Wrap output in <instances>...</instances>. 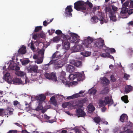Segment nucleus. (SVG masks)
I'll use <instances>...</instances> for the list:
<instances>
[{
	"mask_svg": "<svg viewBox=\"0 0 133 133\" xmlns=\"http://www.w3.org/2000/svg\"><path fill=\"white\" fill-rule=\"evenodd\" d=\"M106 49H105V51H108L109 52H115L116 50L114 48H109L108 47H106Z\"/></svg>",
	"mask_w": 133,
	"mask_h": 133,
	"instance_id": "35",
	"label": "nucleus"
},
{
	"mask_svg": "<svg viewBox=\"0 0 133 133\" xmlns=\"http://www.w3.org/2000/svg\"><path fill=\"white\" fill-rule=\"evenodd\" d=\"M111 81L112 82H115L116 80V79L114 77L113 75H112L110 76Z\"/></svg>",
	"mask_w": 133,
	"mask_h": 133,
	"instance_id": "54",
	"label": "nucleus"
},
{
	"mask_svg": "<svg viewBox=\"0 0 133 133\" xmlns=\"http://www.w3.org/2000/svg\"><path fill=\"white\" fill-rule=\"evenodd\" d=\"M105 13L106 14H108V12H109V14L110 12L112 11L111 8L109 6H106L105 8Z\"/></svg>",
	"mask_w": 133,
	"mask_h": 133,
	"instance_id": "43",
	"label": "nucleus"
},
{
	"mask_svg": "<svg viewBox=\"0 0 133 133\" xmlns=\"http://www.w3.org/2000/svg\"><path fill=\"white\" fill-rule=\"evenodd\" d=\"M55 33L57 35H60L61 34L62 32L61 30H58L56 31Z\"/></svg>",
	"mask_w": 133,
	"mask_h": 133,
	"instance_id": "59",
	"label": "nucleus"
},
{
	"mask_svg": "<svg viewBox=\"0 0 133 133\" xmlns=\"http://www.w3.org/2000/svg\"><path fill=\"white\" fill-rule=\"evenodd\" d=\"M116 13L115 12L112 11L110 12L108 14L110 20L114 22L116 21L117 20Z\"/></svg>",
	"mask_w": 133,
	"mask_h": 133,
	"instance_id": "14",
	"label": "nucleus"
},
{
	"mask_svg": "<svg viewBox=\"0 0 133 133\" xmlns=\"http://www.w3.org/2000/svg\"><path fill=\"white\" fill-rule=\"evenodd\" d=\"M85 3L81 1H79L74 3V8L78 11H81L85 13H88V9L84 6Z\"/></svg>",
	"mask_w": 133,
	"mask_h": 133,
	"instance_id": "2",
	"label": "nucleus"
},
{
	"mask_svg": "<svg viewBox=\"0 0 133 133\" xmlns=\"http://www.w3.org/2000/svg\"><path fill=\"white\" fill-rule=\"evenodd\" d=\"M101 83L103 85V86L108 85L109 83V81L106 77L101 78Z\"/></svg>",
	"mask_w": 133,
	"mask_h": 133,
	"instance_id": "15",
	"label": "nucleus"
},
{
	"mask_svg": "<svg viewBox=\"0 0 133 133\" xmlns=\"http://www.w3.org/2000/svg\"><path fill=\"white\" fill-rule=\"evenodd\" d=\"M101 16V13L99 14L98 17L96 16L93 17L91 18V19L93 20V21L95 23L97 22L98 20H99V16Z\"/></svg>",
	"mask_w": 133,
	"mask_h": 133,
	"instance_id": "29",
	"label": "nucleus"
},
{
	"mask_svg": "<svg viewBox=\"0 0 133 133\" xmlns=\"http://www.w3.org/2000/svg\"><path fill=\"white\" fill-rule=\"evenodd\" d=\"M76 112L78 117H84L86 115L85 113L81 108H76Z\"/></svg>",
	"mask_w": 133,
	"mask_h": 133,
	"instance_id": "9",
	"label": "nucleus"
},
{
	"mask_svg": "<svg viewBox=\"0 0 133 133\" xmlns=\"http://www.w3.org/2000/svg\"><path fill=\"white\" fill-rule=\"evenodd\" d=\"M62 44L63 46V48L65 49V50H67L69 49L70 47V44L69 42L68 41L65 42L63 41Z\"/></svg>",
	"mask_w": 133,
	"mask_h": 133,
	"instance_id": "21",
	"label": "nucleus"
},
{
	"mask_svg": "<svg viewBox=\"0 0 133 133\" xmlns=\"http://www.w3.org/2000/svg\"><path fill=\"white\" fill-rule=\"evenodd\" d=\"M62 82L65 85H67L68 86H69V82L65 78H62Z\"/></svg>",
	"mask_w": 133,
	"mask_h": 133,
	"instance_id": "36",
	"label": "nucleus"
},
{
	"mask_svg": "<svg viewBox=\"0 0 133 133\" xmlns=\"http://www.w3.org/2000/svg\"><path fill=\"white\" fill-rule=\"evenodd\" d=\"M17 131L16 130H10L8 133H17Z\"/></svg>",
	"mask_w": 133,
	"mask_h": 133,
	"instance_id": "64",
	"label": "nucleus"
},
{
	"mask_svg": "<svg viewBox=\"0 0 133 133\" xmlns=\"http://www.w3.org/2000/svg\"><path fill=\"white\" fill-rule=\"evenodd\" d=\"M97 92V90L94 89H91L89 90L88 91L89 93L91 95H95Z\"/></svg>",
	"mask_w": 133,
	"mask_h": 133,
	"instance_id": "37",
	"label": "nucleus"
},
{
	"mask_svg": "<svg viewBox=\"0 0 133 133\" xmlns=\"http://www.w3.org/2000/svg\"><path fill=\"white\" fill-rule=\"evenodd\" d=\"M30 44V48L32 50H34L35 49V48L34 47V44L33 41H31V42Z\"/></svg>",
	"mask_w": 133,
	"mask_h": 133,
	"instance_id": "52",
	"label": "nucleus"
},
{
	"mask_svg": "<svg viewBox=\"0 0 133 133\" xmlns=\"http://www.w3.org/2000/svg\"><path fill=\"white\" fill-rule=\"evenodd\" d=\"M99 21H100V23L101 24H102L104 23H107L108 22V21L107 19L104 18L102 15L101 13V16H99Z\"/></svg>",
	"mask_w": 133,
	"mask_h": 133,
	"instance_id": "25",
	"label": "nucleus"
},
{
	"mask_svg": "<svg viewBox=\"0 0 133 133\" xmlns=\"http://www.w3.org/2000/svg\"><path fill=\"white\" fill-rule=\"evenodd\" d=\"M111 7L112 10L114 11L113 12H114L115 13H116L117 12V11L118 9L114 5H112Z\"/></svg>",
	"mask_w": 133,
	"mask_h": 133,
	"instance_id": "49",
	"label": "nucleus"
},
{
	"mask_svg": "<svg viewBox=\"0 0 133 133\" xmlns=\"http://www.w3.org/2000/svg\"><path fill=\"white\" fill-rule=\"evenodd\" d=\"M60 38L59 37H56L53 38V41L55 42H58L60 40Z\"/></svg>",
	"mask_w": 133,
	"mask_h": 133,
	"instance_id": "55",
	"label": "nucleus"
},
{
	"mask_svg": "<svg viewBox=\"0 0 133 133\" xmlns=\"http://www.w3.org/2000/svg\"><path fill=\"white\" fill-rule=\"evenodd\" d=\"M133 89V88L132 86L130 85H127L125 87L124 92L126 94H127L130 91H132Z\"/></svg>",
	"mask_w": 133,
	"mask_h": 133,
	"instance_id": "22",
	"label": "nucleus"
},
{
	"mask_svg": "<svg viewBox=\"0 0 133 133\" xmlns=\"http://www.w3.org/2000/svg\"><path fill=\"white\" fill-rule=\"evenodd\" d=\"M60 55L58 52H55L52 55L51 57L52 64H54L56 69H58L61 68L65 64L67 63L68 59L66 58H63L61 60L58 61L57 58H59L61 56Z\"/></svg>",
	"mask_w": 133,
	"mask_h": 133,
	"instance_id": "1",
	"label": "nucleus"
},
{
	"mask_svg": "<svg viewBox=\"0 0 133 133\" xmlns=\"http://www.w3.org/2000/svg\"><path fill=\"white\" fill-rule=\"evenodd\" d=\"M52 61H50V62L47 64H45L43 67V68L45 70H48L49 68V66L52 64L53 62Z\"/></svg>",
	"mask_w": 133,
	"mask_h": 133,
	"instance_id": "34",
	"label": "nucleus"
},
{
	"mask_svg": "<svg viewBox=\"0 0 133 133\" xmlns=\"http://www.w3.org/2000/svg\"><path fill=\"white\" fill-rule=\"evenodd\" d=\"M44 76L48 79L53 80L55 81L57 80L56 75L53 72L51 74L46 73L45 74Z\"/></svg>",
	"mask_w": 133,
	"mask_h": 133,
	"instance_id": "7",
	"label": "nucleus"
},
{
	"mask_svg": "<svg viewBox=\"0 0 133 133\" xmlns=\"http://www.w3.org/2000/svg\"><path fill=\"white\" fill-rule=\"evenodd\" d=\"M130 4L129 6V7L131 8H133V1H132L131 0H130Z\"/></svg>",
	"mask_w": 133,
	"mask_h": 133,
	"instance_id": "62",
	"label": "nucleus"
},
{
	"mask_svg": "<svg viewBox=\"0 0 133 133\" xmlns=\"http://www.w3.org/2000/svg\"><path fill=\"white\" fill-rule=\"evenodd\" d=\"M55 31V30L53 29H51V30H48V32L49 33V34L50 35H51L53 33H54Z\"/></svg>",
	"mask_w": 133,
	"mask_h": 133,
	"instance_id": "57",
	"label": "nucleus"
},
{
	"mask_svg": "<svg viewBox=\"0 0 133 133\" xmlns=\"http://www.w3.org/2000/svg\"><path fill=\"white\" fill-rule=\"evenodd\" d=\"M14 66V68H13V70H19L20 68L17 64V65Z\"/></svg>",
	"mask_w": 133,
	"mask_h": 133,
	"instance_id": "58",
	"label": "nucleus"
},
{
	"mask_svg": "<svg viewBox=\"0 0 133 133\" xmlns=\"http://www.w3.org/2000/svg\"><path fill=\"white\" fill-rule=\"evenodd\" d=\"M38 37H39L38 34H34L33 35L32 38L34 40H36Z\"/></svg>",
	"mask_w": 133,
	"mask_h": 133,
	"instance_id": "56",
	"label": "nucleus"
},
{
	"mask_svg": "<svg viewBox=\"0 0 133 133\" xmlns=\"http://www.w3.org/2000/svg\"><path fill=\"white\" fill-rule=\"evenodd\" d=\"M73 50L74 52L81 51H83L84 48L82 45H78L74 46L73 48Z\"/></svg>",
	"mask_w": 133,
	"mask_h": 133,
	"instance_id": "13",
	"label": "nucleus"
},
{
	"mask_svg": "<svg viewBox=\"0 0 133 133\" xmlns=\"http://www.w3.org/2000/svg\"><path fill=\"white\" fill-rule=\"evenodd\" d=\"M69 40L71 43H77L78 42L77 39V35L75 34H73L71 38H70Z\"/></svg>",
	"mask_w": 133,
	"mask_h": 133,
	"instance_id": "16",
	"label": "nucleus"
},
{
	"mask_svg": "<svg viewBox=\"0 0 133 133\" xmlns=\"http://www.w3.org/2000/svg\"><path fill=\"white\" fill-rule=\"evenodd\" d=\"M121 100L125 103H128L129 101L128 99V96L127 95H125L121 97Z\"/></svg>",
	"mask_w": 133,
	"mask_h": 133,
	"instance_id": "30",
	"label": "nucleus"
},
{
	"mask_svg": "<svg viewBox=\"0 0 133 133\" xmlns=\"http://www.w3.org/2000/svg\"><path fill=\"white\" fill-rule=\"evenodd\" d=\"M75 68L74 66L71 65H69L67 66L66 68V70L70 72H72L74 71Z\"/></svg>",
	"mask_w": 133,
	"mask_h": 133,
	"instance_id": "23",
	"label": "nucleus"
},
{
	"mask_svg": "<svg viewBox=\"0 0 133 133\" xmlns=\"http://www.w3.org/2000/svg\"><path fill=\"white\" fill-rule=\"evenodd\" d=\"M93 41V39L92 38L89 36L84 39L83 43L86 47L90 48L92 46L91 44L92 43Z\"/></svg>",
	"mask_w": 133,
	"mask_h": 133,
	"instance_id": "6",
	"label": "nucleus"
},
{
	"mask_svg": "<svg viewBox=\"0 0 133 133\" xmlns=\"http://www.w3.org/2000/svg\"><path fill=\"white\" fill-rule=\"evenodd\" d=\"M94 120L95 122L97 124H98L101 121V119L99 116L95 117Z\"/></svg>",
	"mask_w": 133,
	"mask_h": 133,
	"instance_id": "40",
	"label": "nucleus"
},
{
	"mask_svg": "<svg viewBox=\"0 0 133 133\" xmlns=\"http://www.w3.org/2000/svg\"><path fill=\"white\" fill-rule=\"evenodd\" d=\"M30 61L28 59H25L22 61L21 62L22 65H26L28 64L30 62Z\"/></svg>",
	"mask_w": 133,
	"mask_h": 133,
	"instance_id": "44",
	"label": "nucleus"
},
{
	"mask_svg": "<svg viewBox=\"0 0 133 133\" xmlns=\"http://www.w3.org/2000/svg\"><path fill=\"white\" fill-rule=\"evenodd\" d=\"M76 78L77 79V81H80L81 79L82 75L79 72H77L76 74Z\"/></svg>",
	"mask_w": 133,
	"mask_h": 133,
	"instance_id": "28",
	"label": "nucleus"
},
{
	"mask_svg": "<svg viewBox=\"0 0 133 133\" xmlns=\"http://www.w3.org/2000/svg\"><path fill=\"white\" fill-rule=\"evenodd\" d=\"M86 3L84 4V6L86 7V9H88L87 12L88 13H85V16H86L88 14L89 12L90 11L91 9L93 7V4L90 2H89L88 1L85 2Z\"/></svg>",
	"mask_w": 133,
	"mask_h": 133,
	"instance_id": "11",
	"label": "nucleus"
},
{
	"mask_svg": "<svg viewBox=\"0 0 133 133\" xmlns=\"http://www.w3.org/2000/svg\"><path fill=\"white\" fill-rule=\"evenodd\" d=\"M43 108V107L42 105V102H39L38 106L36 109L35 110L37 111H39L42 110Z\"/></svg>",
	"mask_w": 133,
	"mask_h": 133,
	"instance_id": "33",
	"label": "nucleus"
},
{
	"mask_svg": "<svg viewBox=\"0 0 133 133\" xmlns=\"http://www.w3.org/2000/svg\"><path fill=\"white\" fill-rule=\"evenodd\" d=\"M128 119V116L126 114H123L120 117V120L121 122H124L127 121Z\"/></svg>",
	"mask_w": 133,
	"mask_h": 133,
	"instance_id": "20",
	"label": "nucleus"
},
{
	"mask_svg": "<svg viewBox=\"0 0 133 133\" xmlns=\"http://www.w3.org/2000/svg\"><path fill=\"white\" fill-rule=\"evenodd\" d=\"M36 98L39 102H42V101L45 100L46 97L44 94H41L37 96Z\"/></svg>",
	"mask_w": 133,
	"mask_h": 133,
	"instance_id": "19",
	"label": "nucleus"
},
{
	"mask_svg": "<svg viewBox=\"0 0 133 133\" xmlns=\"http://www.w3.org/2000/svg\"><path fill=\"white\" fill-rule=\"evenodd\" d=\"M105 100L103 101L100 100L99 101V105L101 107L105 106V104L106 105L107 104H110L111 105L113 103V101L112 98L109 99V97L107 96L105 97L104 98Z\"/></svg>",
	"mask_w": 133,
	"mask_h": 133,
	"instance_id": "3",
	"label": "nucleus"
},
{
	"mask_svg": "<svg viewBox=\"0 0 133 133\" xmlns=\"http://www.w3.org/2000/svg\"><path fill=\"white\" fill-rule=\"evenodd\" d=\"M16 65H17V64L16 63H10L9 65L8 68H10L11 70H13V68H14V66Z\"/></svg>",
	"mask_w": 133,
	"mask_h": 133,
	"instance_id": "45",
	"label": "nucleus"
},
{
	"mask_svg": "<svg viewBox=\"0 0 133 133\" xmlns=\"http://www.w3.org/2000/svg\"><path fill=\"white\" fill-rule=\"evenodd\" d=\"M44 52V50L42 48L40 50L38 51V53L39 56H41L40 58L41 59H43V56Z\"/></svg>",
	"mask_w": 133,
	"mask_h": 133,
	"instance_id": "24",
	"label": "nucleus"
},
{
	"mask_svg": "<svg viewBox=\"0 0 133 133\" xmlns=\"http://www.w3.org/2000/svg\"><path fill=\"white\" fill-rule=\"evenodd\" d=\"M10 74L9 73L7 72L3 78L4 79L5 81L8 82H10L11 81L10 79L9 78L10 77Z\"/></svg>",
	"mask_w": 133,
	"mask_h": 133,
	"instance_id": "26",
	"label": "nucleus"
},
{
	"mask_svg": "<svg viewBox=\"0 0 133 133\" xmlns=\"http://www.w3.org/2000/svg\"><path fill=\"white\" fill-rule=\"evenodd\" d=\"M60 78H65L66 74L65 72L62 71L60 73Z\"/></svg>",
	"mask_w": 133,
	"mask_h": 133,
	"instance_id": "46",
	"label": "nucleus"
},
{
	"mask_svg": "<svg viewBox=\"0 0 133 133\" xmlns=\"http://www.w3.org/2000/svg\"><path fill=\"white\" fill-rule=\"evenodd\" d=\"M42 26H39L36 27L35 28L34 32H38L39 31L42 30Z\"/></svg>",
	"mask_w": 133,
	"mask_h": 133,
	"instance_id": "42",
	"label": "nucleus"
},
{
	"mask_svg": "<svg viewBox=\"0 0 133 133\" xmlns=\"http://www.w3.org/2000/svg\"><path fill=\"white\" fill-rule=\"evenodd\" d=\"M109 92V89L108 88V87H106L101 91L100 94L103 95H105L108 94Z\"/></svg>",
	"mask_w": 133,
	"mask_h": 133,
	"instance_id": "27",
	"label": "nucleus"
},
{
	"mask_svg": "<svg viewBox=\"0 0 133 133\" xmlns=\"http://www.w3.org/2000/svg\"><path fill=\"white\" fill-rule=\"evenodd\" d=\"M63 40H62V42L63 41H64V42L67 41L68 39H69L70 37L68 35H65L63 36Z\"/></svg>",
	"mask_w": 133,
	"mask_h": 133,
	"instance_id": "39",
	"label": "nucleus"
},
{
	"mask_svg": "<svg viewBox=\"0 0 133 133\" xmlns=\"http://www.w3.org/2000/svg\"><path fill=\"white\" fill-rule=\"evenodd\" d=\"M120 131V129L118 128H115L114 129V133H119Z\"/></svg>",
	"mask_w": 133,
	"mask_h": 133,
	"instance_id": "53",
	"label": "nucleus"
},
{
	"mask_svg": "<svg viewBox=\"0 0 133 133\" xmlns=\"http://www.w3.org/2000/svg\"><path fill=\"white\" fill-rule=\"evenodd\" d=\"M12 82L15 85L23 84V83L21 79L17 78H15L13 79Z\"/></svg>",
	"mask_w": 133,
	"mask_h": 133,
	"instance_id": "17",
	"label": "nucleus"
},
{
	"mask_svg": "<svg viewBox=\"0 0 133 133\" xmlns=\"http://www.w3.org/2000/svg\"><path fill=\"white\" fill-rule=\"evenodd\" d=\"M26 47L24 45H23L18 50V52L19 54H24L26 52Z\"/></svg>",
	"mask_w": 133,
	"mask_h": 133,
	"instance_id": "18",
	"label": "nucleus"
},
{
	"mask_svg": "<svg viewBox=\"0 0 133 133\" xmlns=\"http://www.w3.org/2000/svg\"><path fill=\"white\" fill-rule=\"evenodd\" d=\"M70 63L78 68L81 67L82 65V62L81 61L71 59L69 61Z\"/></svg>",
	"mask_w": 133,
	"mask_h": 133,
	"instance_id": "8",
	"label": "nucleus"
},
{
	"mask_svg": "<svg viewBox=\"0 0 133 133\" xmlns=\"http://www.w3.org/2000/svg\"><path fill=\"white\" fill-rule=\"evenodd\" d=\"M76 74H71L68 77L69 79L71 80H73L76 78Z\"/></svg>",
	"mask_w": 133,
	"mask_h": 133,
	"instance_id": "41",
	"label": "nucleus"
},
{
	"mask_svg": "<svg viewBox=\"0 0 133 133\" xmlns=\"http://www.w3.org/2000/svg\"><path fill=\"white\" fill-rule=\"evenodd\" d=\"M39 37H40L41 38H43L45 36V34L43 32H42L38 34Z\"/></svg>",
	"mask_w": 133,
	"mask_h": 133,
	"instance_id": "47",
	"label": "nucleus"
},
{
	"mask_svg": "<svg viewBox=\"0 0 133 133\" xmlns=\"http://www.w3.org/2000/svg\"><path fill=\"white\" fill-rule=\"evenodd\" d=\"M70 102H67L63 103L62 105V106L64 108H66L68 106Z\"/></svg>",
	"mask_w": 133,
	"mask_h": 133,
	"instance_id": "51",
	"label": "nucleus"
},
{
	"mask_svg": "<svg viewBox=\"0 0 133 133\" xmlns=\"http://www.w3.org/2000/svg\"><path fill=\"white\" fill-rule=\"evenodd\" d=\"M53 19V18L52 19L50 20V21L48 23L45 20L44 21L43 23V25L45 26H47L48 24H49L52 21Z\"/></svg>",
	"mask_w": 133,
	"mask_h": 133,
	"instance_id": "48",
	"label": "nucleus"
},
{
	"mask_svg": "<svg viewBox=\"0 0 133 133\" xmlns=\"http://www.w3.org/2000/svg\"><path fill=\"white\" fill-rule=\"evenodd\" d=\"M28 72L31 73H37L38 72V66L36 65L30 64L27 68Z\"/></svg>",
	"mask_w": 133,
	"mask_h": 133,
	"instance_id": "4",
	"label": "nucleus"
},
{
	"mask_svg": "<svg viewBox=\"0 0 133 133\" xmlns=\"http://www.w3.org/2000/svg\"><path fill=\"white\" fill-rule=\"evenodd\" d=\"M127 13L129 15L132 14L133 13V9H130L129 10L128 9Z\"/></svg>",
	"mask_w": 133,
	"mask_h": 133,
	"instance_id": "60",
	"label": "nucleus"
},
{
	"mask_svg": "<svg viewBox=\"0 0 133 133\" xmlns=\"http://www.w3.org/2000/svg\"><path fill=\"white\" fill-rule=\"evenodd\" d=\"M94 43V46L95 47H97L99 49H101L103 46L106 47L105 45L104 41L102 39L96 40Z\"/></svg>",
	"mask_w": 133,
	"mask_h": 133,
	"instance_id": "5",
	"label": "nucleus"
},
{
	"mask_svg": "<svg viewBox=\"0 0 133 133\" xmlns=\"http://www.w3.org/2000/svg\"><path fill=\"white\" fill-rule=\"evenodd\" d=\"M15 74L18 76L23 77L25 75V73L22 71H17L15 72Z\"/></svg>",
	"mask_w": 133,
	"mask_h": 133,
	"instance_id": "32",
	"label": "nucleus"
},
{
	"mask_svg": "<svg viewBox=\"0 0 133 133\" xmlns=\"http://www.w3.org/2000/svg\"><path fill=\"white\" fill-rule=\"evenodd\" d=\"M79 96H78V94H76L75 95H74L68 97H67V99H73L76 98H77Z\"/></svg>",
	"mask_w": 133,
	"mask_h": 133,
	"instance_id": "38",
	"label": "nucleus"
},
{
	"mask_svg": "<svg viewBox=\"0 0 133 133\" xmlns=\"http://www.w3.org/2000/svg\"><path fill=\"white\" fill-rule=\"evenodd\" d=\"M87 101V99L85 98L81 100L78 101L77 103L78 104L75 105V107L76 108H82L83 106L84 103H85Z\"/></svg>",
	"mask_w": 133,
	"mask_h": 133,
	"instance_id": "12",
	"label": "nucleus"
},
{
	"mask_svg": "<svg viewBox=\"0 0 133 133\" xmlns=\"http://www.w3.org/2000/svg\"><path fill=\"white\" fill-rule=\"evenodd\" d=\"M128 9L125 7H123L121 9V12L123 14H126L128 12Z\"/></svg>",
	"mask_w": 133,
	"mask_h": 133,
	"instance_id": "31",
	"label": "nucleus"
},
{
	"mask_svg": "<svg viewBox=\"0 0 133 133\" xmlns=\"http://www.w3.org/2000/svg\"><path fill=\"white\" fill-rule=\"evenodd\" d=\"M72 6L71 5L68 6L65 9V14L66 16L68 17L72 16V14L71 13L72 11Z\"/></svg>",
	"mask_w": 133,
	"mask_h": 133,
	"instance_id": "10",
	"label": "nucleus"
},
{
	"mask_svg": "<svg viewBox=\"0 0 133 133\" xmlns=\"http://www.w3.org/2000/svg\"><path fill=\"white\" fill-rule=\"evenodd\" d=\"M91 54V52L87 51L86 52H85V55H84L86 57L90 55Z\"/></svg>",
	"mask_w": 133,
	"mask_h": 133,
	"instance_id": "63",
	"label": "nucleus"
},
{
	"mask_svg": "<svg viewBox=\"0 0 133 133\" xmlns=\"http://www.w3.org/2000/svg\"><path fill=\"white\" fill-rule=\"evenodd\" d=\"M130 3L129 1H127L125 2L124 3L122 4L123 6V7H125L126 6H128L129 5V4Z\"/></svg>",
	"mask_w": 133,
	"mask_h": 133,
	"instance_id": "50",
	"label": "nucleus"
},
{
	"mask_svg": "<svg viewBox=\"0 0 133 133\" xmlns=\"http://www.w3.org/2000/svg\"><path fill=\"white\" fill-rule=\"evenodd\" d=\"M126 133H133V131L130 129H128L125 131Z\"/></svg>",
	"mask_w": 133,
	"mask_h": 133,
	"instance_id": "61",
	"label": "nucleus"
}]
</instances>
